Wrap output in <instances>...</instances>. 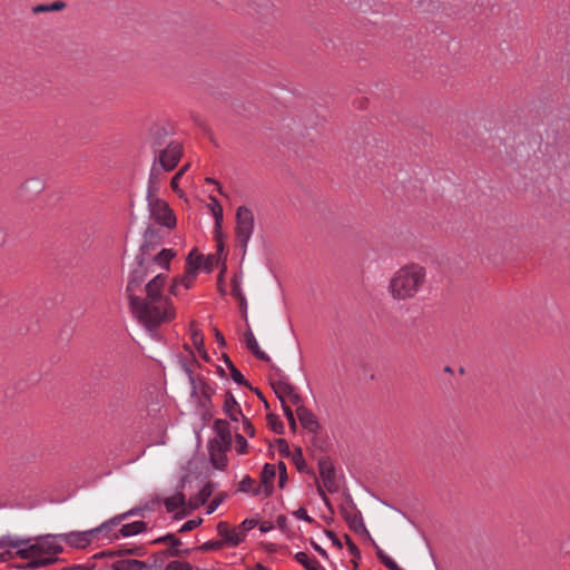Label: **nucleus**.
<instances>
[{
  "mask_svg": "<svg viewBox=\"0 0 570 570\" xmlns=\"http://www.w3.org/2000/svg\"><path fill=\"white\" fill-rule=\"evenodd\" d=\"M161 502V499L159 497H156L154 498L153 500H150L148 503H146L144 507H141L144 509V511H153L154 510V507L155 504H159Z\"/></svg>",
  "mask_w": 570,
  "mask_h": 570,
  "instance_id": "nucleus-63",
  "label": "nucleus"
},
{
  "mask_svg": "<svg viewBox=\"0 0 570 570\" xmlns=\"http://www.w3.org/2000/svg\"><path fill=\"white\" fill-rule=\"evenodd\" d=\"M242 422L244 432L247 433L249 436H254L255 428L250 423V421L246 416L242 415Z\"/></svg>",
  "mask_w": 570,
  "mask_h": 570,
  "instance_id": "nucleus-55",
  "label": "nucleus"
},
{
  "mask_svg": "<svg viewBox=\"0 0 570 570\" xmlns=\"http://www.w3.org/2000/svg\"><path fill=\"white\" fill-rule=\"evenodd\" d=\"M276 445L282 456L288 458L291 455L289 445L285 439H277Z\"/></svg>",
  "mask_w": 570,
  "mask_h": 570,
  "instance_id": "nucleus-45",
  "label": "nucleus"
},
{
  "mask_svg": "<svg viewBox=\"0 0 570 570\" xmlns=\"http://www.w3.org/2000/svg\"><path fill=\"white\" fill-rule=\"evenodd\" d=\"M225 546V543L222 541V540H212V541H207L205 543H203L202 546H199L197 549L199 551H218L220 549H223Z\"/></svg>",
  "mask_w": 570,
  "mask_h": 570,
  "instance_id": "nucleus-37",
  "label": "nucleus"
},
{
  "mask_svg": "<svg viewBox=\"0 0 570 570\" xmlns=\"http://www.w3.org/2000/svg\"><path fill=\"white\" fill-rule=\"evenodd\" d=\"M318 469L322 480L335 476V468L328 456L318 459Z\"/></svg>",
  "mask_w": 570,
  "mask_h": 570,
  "instance_id": "nucleus-27",
  "label": "nucleus"
},
{
  "mask_svg": "<svg viewBox=\"0 0 570 570\" xmlns=\"http://www.w3.org/2000/svg\"><path fill=\"white\" fill-rule=\"evenodd\" d=\"M323 482L328 492L333 493L337 491L338 487L336 484L335 476L325 479Z\"/></svg>",
  "mask_w": 570,
  "mask_h": 570,
  "instance_id": "nucleus-57",
  "label": "nucleus"
},
{
  "mask_svg": "<svg viewBox=\"0 0 570 570\" xmlns=\"http://www.w3.org/2000/svg\"><path fill=\"white\" fill-rule=\"evenodd\" d=\"M344 539H345L346 546L348 548V551L351 553H355L356 559H361V551L357 548V546L352 541L351 537L348 534H345Z\"/></svg>",
  "mask_w": 570,
  "mask_h": 570,
  "instance_id": "nucleus-48",
  "label": "nucleus"
},
{
  "mask_svg": "<svg viewBox=\"0 0 570 570\" xmlns=\"http://www.w3.org/2000/svg\"><path fill=\"white\" fill-rule=\"evenodd\" d=\"M293 515H294L295 518L301 519V520H304V521H306V522H308V523H313V522H314V519H313V518H311V517L307 514V512H306V510H305L304 508H299V509H297L296 511H294V512H293Z\"/></svg>",
  "mask_w": 570,
  "mask_h": 570,
  "instance_id": "nucleus-54",
  "label": "nucleus"
},
{
  "mask_svg": "<svg viewBox=\"0 0 570 570\" xmlns=\"http://www.w3.org/2000/svg\"><path fill=\"white\" fill-rule=\"evenodd\" d=\"M292 459H293V462L296 465V469H297L298 472L313 474V471H311L307 468V464H306V461H305V459L303 456V452H302L301 448H296L295 449V451H294V453L292 455Z\"/></svg>",
  "mask_w": 570,
  "mask_h": 570,
  "instance_id": "nucleus-32",
  "label": "nucleus"
},
{
  "mask_svg": "<svg viewBox=\"0 0 570 570\" xmlns=\"http://www.w3.org/2000/svg\"><path fill=\"white\" fill-rule=\"evenodd\" d=\"M279 401L282 403V409H283V412H284L286 419L294 417V413H293L292 409L289 407V405L286 403V400L284 397H279Z\"/></svg>",
  "mask_w": 570,
  "mask_h": 570,
  "instance_id": "nucleus-59",
  "label": "nucleus"
},
{
  "mask_svg": "<svg viewBox=\"0 0 570 570\" xmlns=\"http://www.w3.org/2000/svg\"><path fill=\"white\" fill-rule=\"evenodd\" d=\"M373 547L375 549V553L377 559L389 569V570H404L391 558L389 557L373 540H371Z\"/></svg>",
  "mask_w": 570,
  "mask_h": 570,
  "instance_id": "nucleus-28",
  "label": "nucleus"
},
{
  "mask_svg": "<svg viewBox=\"0 0 570 570\" xmlns=\"http://www.w3.org/2000/svg\"><path fill=\"white\" fill-rule=\"evenodd\" d=\"M147 203L149 216L155 222V224H158L168 229L176 227L177 219L174 210L164 199L155 195L153 197H147Z\"/></svg>",
  "mask_w": 570,
  "mask_h": 570,
  "instance_id": "nucleus-5",
  "label": "nucleus"
},
{
  "mask_svg": "<svg viewBox=\"0 0 570 570\" xmlns=\"http://www.w3.org/2000/svg\"><path fill=\"white\" fill-rule=\"evenodd\" d=\"M325 534L327 535V538L331 539L333 546H335L338 549L343 548L341 540L337 538V535L332 530H325Z\"/></svg>",
  "mask_w": 570,
  "mask_h": 570,
  "instance_id": "nucleus-58",
  "label": "nucleus"
},
{
  "mask_svg": "<svg viewBox=\"0 0 570 570\" xmlns=\"http://www.w3.org/2000/svg\"><path fill=\"white\" fill-rule=\"evenodd\" d=\"M59 534H43L32 538H14L3 535L0 538V549L16 548L17 557L27 560L14 564L19 570H36L59 561L57 557L63 551Z\"/></svg>",
  "mask_w": 570,
  "mask_h": 570,
  "instance_id": "nucleus-2",
  "label": "nucleus"
},
{
  "mask_svg": "<svg viewBox=\"0 0 570 570\" xmlns=\"http://www.w3.org/2000/svg\"><path fill=\"white\" fill-rule=\"evenodd\" d=\"M232 295L238 301L243 317L247 320V301L236 277L232 279Z\"/></svg>",
  "mask_w": 570,
  "mask_h": 570,
  "instance_id": "nucleus-24",
  "label": "nucleus"
},
{
  "mask_svg": "<svg viewBox=\"0 0 570 570\" xmlns=\"http://www.w3.org/2000/svg\"><path fill=\"white\" fill-rule=\"evenodd\" d=\"M229 450L230 449H225V446L216 441L208 442L209 461L215 469L225 470L227 466L226 452Z\"/></svg>",
  "mask_w": 570,
  "mask_h": 570,
  "instance_id": "nucleus-10",
  "label": "nucleus"
},
{
  "mask_svg": "<svg viewBox=\"0 0 570 570\" xmlns=\"http://www.w3.org/2000/svg\"><path fill=\"white\" fill-rule=\"evenodd\" d=\"M23 188L38 193L42 190L43 184L38 178H31L24 183Z\"/></svg>",
  "mask_w": 570,
  "mask_h": 570,
  "instance_id": "nucleus-44",
  "label": "nucleus"
},
{
  "mask_svg": "<svg viewBox=\"0 0 570 570\" xmlns=\"http://www.w3.org/2000/svg\"><path fill=\"white\" fill-rule=\"evenodd\" d=\"M226 497V493H219L217 497H215L214 500L207 507V513H213L223 503Z\"/></svg>",
  "mask_w": 570,
  "mask_h": 570,
  "instance_id": "nucleus-46",
  "label": "nucleus"
},
{
  "mask_svg": "<svg viewBox=\"0 0 570 570\" xmlns=\"http://www.w3.org/2000/svg\"><path fill=\"white\" fill-rule=\"evenodd\" d=\"M60 541L71 548L85 549L94 540L92 531H71L69 533H59Z\"/></svg>",
  "mask_w": 570,
  "mask_h": 570,
  "instance_id": "nucleus-9",
  "label": "nucleus"
},
{
  "mask_svg": "<svg viewBox=\"0 0 570 570\" xmlns=\"http://www.w3.org/2000/svg\"><path fill=\"white\" fill-rule=\"evenodd\" d=\"M214 393V387L205 380H200V397L198 402L203 409H208L212 405V396Z\"/></svg>",
  "mask_w": 570,
  "mask_h": 570,
  "instance_id": "nucleus-26",
  "label": "nucleus"
},
{
  "mask_svg": "<svg viewBox=\"0 0 570 570\" xmlns=\"http://www.w3.org/2000/svg\"><path fill=\"white\" fill-rule=\"evenodd\" d=\"M202 522H203L202 518H195V519L188 520L181 525V528L179 529V532L191 531V530L196 529L197 527H199L202 524Z\"/></svg>",
  "mask_w": 570,
  "mask_h": 570,
  "instance_id": "nucleus-42",
  "label": "nucleus"
},
{
  "mask_svg": "<svg viewBox=\"0 0 570 570\" xmlns=\"http://www.w3.org/2000/svg\"><path fill=\"white\" fill-rule=\"evenodd\" d=\"M112 554H121V556H144L142 548H130L124 550H117L112 552Z\"/></svg>",
  "mask_w": 570,
  "mask_h": 570,
  "instance_id": "nucleus-49",
  "label": "nucleus"
},
{
  "mask_svg": "<svg viewBox=\"0 0 570 570\" xmlns=\"http://www.w3.org/2000/svg\"><path fill=\"white\" fill-rule=\"evenodd\" d=\"M425 268L419 264L401 267L390 281L389 289L394 299L413 298L425 283Z\"/></svg>",
  "mask_w": 570,
  "mask_h": 570,
  "instance_id": "nucleus-3",
  "label": "nucleus"
},
{
  "mask_svg": "<svg viewBox=\"0 0 570 570\" xmlns=\"http://www.w3.org/2000/svg\"><path fill=\"white\" fill-rule=\"evenodd\" d=\"M191 341H193V344L195 345V347L197 350H203V346H204V335H203L200 330H198V328H193L191 330Z\"/></svg>",
  "mask_w": 570,
  "mask_h": 570,
  "instance_id": "nucleus-39",
  "label": "nucleus"
},
{
  "mask_svg": "<svg viewBox=\"0 0 570 570\" xmlns=\"http://www.w3.org/2000/svg\"><path fill=\"white\" fill-rule=\"evenodd\" d=\"M217 533L223 538L222 541L225 546L236 547L243 541L240 533H237L235 529H230L228 523L225 521H220L217 524Z\"/></svg>",
  "mask_w": 570,
  "mask_h": 570,
  "instance_id": "nucleus-15",
  "label": "nucleus"
},
{
  "mask_svg": "<svg viewBox=\"0 0 570 570\" xmlns=\"http://www.w3.org/2000/svg\"><path fill=\"white\" fill-rule=\"evenodd\" d=\"M179 286H180V283H179V281L177 279V277H175V278L173 279V283H171L170 287H169V293H170L171 295H174V296H177V295H178V288H179Z\"/></svg>",
  "mask_w": 570,
  "mask_h": 570,
  "instance_id": "nucleus-64",
  "label": "nucleus"
},
{
  "mask_svg": "<svg viewBox=\"0 0 570 570\" xmlns=\"http://www.w3.org/2000/svg\"><path fill=\"white\" fill-rule=\"evenodd\" d=\"M236 451L238 454H245L247 452L248 443L247 440L239 433L235 435Z\"/></svg>",
  "mask_w": 570,
  "mask_h": 570,
  "instance_id": "nucleus-40",
  "label": "nucleus"
},
{
  "mask_svg": "<svg viewBox=\"0 0 570 570\" xmlns=\"http://www.w3.org/2000/svg\"><path fill=\"white\" fill-rule=\"evenodd\" d=\"M245 343H246V347L249 350V352L255 356L257 357L258 360L263 361V362H271V357L261 350L253 332L250 331V328H248L245 333Z\"/></svg>",
  "mask_w": 570,
  "mask_h": 570,
  "instance_id": "nucleus-19",
  "label": "nucleus"
},
{
  "mask_svg": "<svg viewBox=\"0 0 570 570\" xmlns=\"http://www.w3.org/2000/svg\"><path fill=\"white\" fill-rule=\"evenodd\" d=\"M153 543H155V544L168 543V544H170V547H178V546L181 544V540L178 537H176L175 534L168 533L166 535H163V537H159V538L155 539L153 541Z\"/></svg>",
  "mask_w": 570,
  "mask_h": 570,
  "instance_id": "nucleus-35",
  "label": "nucleus"
},
{
  "mask_svg": "<svg viewBox=\"0 0 570 570\" xmlns=\"http://www.w3.org/2000/svg\"><path fill=\"white\" fill-rule=\"evenodd\" d=\"M189 552L188 549L186 550H179L177 547H170L168 550H164L160 552L161 557L170 556V557H184Z\"/></svg>",
  "mask_w": 570,
  "mask_h": 570,
  "instance_id": "nucleus-47",
  "label": "nucleus"
},
{
  "mask_svg": "<svg viewBox=\"0 0 570 570\" xmlns=\"http://www.w3.org/2000/svg\"><path fill=\"white\" fill-rule=\"evenodd\" d=\"M275 374L278 376L277 381H272V387L274 389L277 397H286L288 393L293 392V385L287 381V377L283 374L282 370L275 365L271 366Z\"/></svg>",
  "mask_w": 570,
  "mask_h": 570,
  "instance_id": "nucleus-14",
  "label": "nucleus"
},
{
  "mask_svg": "<svg viewBox=\"0 0 570 570\" xmlns=\"http://www.w3.org/2000/svg\"><path fill=\"white\" fill-rule=\"evenodd\" d=\"M341 514L352 531L365 534L370 540H372L371 534L363 522L362 514L353 502H351V505L348 507L342 505Z\"/></svg>",
  "mask_w": 570,
  "mask_h": 570,
  "instance_id": "nucleus-8",
  "label": "nucleus"
},
{
  "mask_svg": "<svg viewBox=\"0 0 570 570\" xmlns=\"http://www.w3.org/2000/svg\"><path fill=\"white\" fill-rule=\"evenodd\" d=\"M165 570H193V567L188 562H181V561H170Z\"/></svg>",
  "mask_w": 570,
  "mask_h": 570,
  "instance_id": "nucleus-41",
  "label": "nucleus"
},
{
  "mask_svg": "<svg viewBox=\"0 0 570 570\" xmlns=\"http://www.w3.org/2000/svg\"><path fill=\"white\" fill-rule=\"evenodd\" d=\"M267 420H268V425L271 426V429L277 433V434H283L284 433V424L283 422L278 419L277 415L275 414H268L267 415Z\"/></svg>",
  "mask_w": 570,
  "mask_h": 570,
  "instance_id": "nucleus-36",
  "label": "nucleus"
},
{
  "mask_svg": "<svg viewBox=\"0 0 570 570\" xmlns=\"http://www.w3.org/2000/svg\"><path fill=\"white\" fill-rule=\"evenodd\" d=\"M147 530V523L144 521H135L131 523L124 524L120 530L119 534L121 537H131L139 534Z\"/></svg>",
  "mask_w": 570,
  "mask_h": 570,
  "instance_id": "nucleus-25",
  "label": "nucleus"
},
{
  "mask_svg": "<svg viewBox=\"0 0 570 570\" xmlns=\"http://www.w3.org/2000/svg\"><path fill=\"white\" fill-rule=\"evenodd\" d=\"M317 492H318L320 497L322 498V500L324 501L325 505L328 508V510L331 512H333V508L331 505V502H330L327 495L325 494L324 490L322 489V487L320 484L317 485Z\"/></svg>",
  "mask_w": 570,
  "mask_h": 570,
  "instance_id": "nucleus-61",
  "label": "nucleus"
},
{
  "mask_svg": "<svg viewBox=\"0 0 570 570\" xmlns=\"http://www.w3.org/2000/svg\"><path fill=\"white\" fill-rule=\"evenodd\" d=\"M181 156L183 145L178 141H170L155 155L154 160L164 171H171L178 165Z\"/></svg>",
  "mask_w": 570,
  "mask_h": 570,
  "instance_id": "nucleus-6",
  "label": "nucleus"
},
{
  "mask_svg": "<svg viewBox=\"0 0 570 570\" xmlns=\"http://www.w3.org/2000/svg\"><path fill=\"white\" fill-rule=\"evenodd\" d=\"M198 271L199 266L189 262V267H186L185 274L177 276V279L179 281L180 285H183L186 289H189L197 277Z\"/></svg>",
  "mask_w": 570,
  "mask_h": 570,
  "instance_id": "nucleus-22",
  "label": "nucleus"
},
{
  "mask_svg": "<svg viewBox=\"0 0 570 570\" xmlns=\"http://www.w3.org/2000/svg\"><path fill=\"white\" fill-rule=\"evenodd\" d=\"M147 563L137 559H121L111 564L112 570H145Z\"/></svg>",
  "mask_w": 570,
  "mask_h": 570,
  "instance_id": "nucleus-21",
  "label": "nucleus"
},
{
  "mask_svg": "<svg viewBox=\"0 0 570 570\" xmlns=\"http://www.w3.org/2000/svg\"><path fill=\"white\" fill-rule=\"evenodd\" d=\"M161 168L159 167V164L153 161L150 174L148 178V187H147V196L146 197H153L158 194L159 190V181L161 177Z\"/></svg>",
  "mask_w": 570,
  "mask_h": 570,
  "instance_id": "nucleus-20",
  "label": "nucleus"
},
{
  "mask_svg": "<svg viewBox=\"0 0 570 570\" xmlns=\"http://www.w3.org/2000/svg\"><path fill=\"white\" fill-rule=\"evenodd\" d=\"M214 431L216 432L217 438L212 439L210 441H216L217 443L225 446V449L232 448V433L229 423L226 420L217 419L214 422Z\"/></svg>",
  "mask_w": 570,
  "mask_h": 570,
  "instance_id": "nucleus-11",
  "label": "nucleus"
},
{
  "mask_svg": "<svg viewBox=\"0 0 570 570\" xmlns=\"http://www.w3.org/2000/svg\"><path fill=\"white\" fill-rule=\"evenodd\" d=\"M228 370L230 372L232 380L239 385H245L248 389H252V385L248 383V381L244 377L242 372L234 365L232 361H228Z\"/></svg>",
  "mask_w": 570,
  "mask_h": 570,
  "instance_id": "nucleus-34",
  "label": "nucleus"
},
{
  "mask_svg": "<svg viewBox=\"0 0 570 570\" xmlns=\"http://www.w3.org/2000/svg\"><path fill=\"white\" fill-rule=\"evenodd\" d=\"M118 515H119V518H121V522H122L124 520H126L127 518L132 517V515H141L142 517L144 509L141 507H136V508H132L129 511L118 514Z\"/></svg>",
  "mask_w": 570,
  "mask_h": 570,
  "instance_id": "nucleus-51",
  "label": "nucleus"
},
{
  "mask_svg": "<svg viewBox=\"0 0 570 570\" xmlns=\"http://www.w3.org/2000/svg\"><path fill=\"white\" fill-rule=\"evenodd\" d=\"M181 177V173H176L175 176L171 178L170 186L175 193H180V189L178 187V181Z\"/></svg>",
  "mask_w": 570,
  "mask_h": 570,
  "instance_id": "nucleus-62",
  "label": "nucleus"
},
{
  "mask_svg": "<svg viewBox=\"0 0 570 570\" xmlns=\"http://www.w3.org/2000/svg\"><path fill=\"white\" fill-rule=\"evenodd\" d=\"M236 242L242 250L243 257L246 254L248 242L254 232V214L246 206H239L236 210Z\"/></svg>",
  "mask_w": 570,
  "mask_h": 570,
  "instance_id": "nucleus-4",
  "label": "nucleus"
},
{
  "mask_svg": "<svg viewBox=\"0 0 570 570\" xmlns=\"http://www.w3.org/2000/svg\"><path fill=\"white\" fill-rule=\"evenodd\" d=\"M121 523V518H119V515H115L114 518L109 519L108 521L101 523L99 527L95 528V529H91L90 531H92V535L94 538L98 534V533H107L109 532L114 527L118 525Z\"/></svg>",
  "mask_w": 570,
  "mask_h": 570,
  "instance_id": "nucleus-33",
  "label": "nucleus"
},
{
  "mask_svg": "<svg viewBox=\"0 0 570 570\" xmlns=\"http://www.w3.org/2000/svg\"><path fill=\"white\" fill-rule=\"evenodd\" d=\"M218 264V259L214 255H209L204 262V269L207 273H212L215 265Z\"/></svg>",
  "mask_w": 570,
  "mask_h": 570,
  "instance_id": "nucleus-53",
  "label": "nucleus"
},
{
  "mask_svg": "<svg viewBox=\"0 0 570 570\" xmlns=\"http://www.w3.org/2000/svg\"><path fill=\"white\" fill-rule=\"evenodd\" d=\"M295 560L302 564L306 570H318L320 564L315 559L308 557L307 553L299 551L295 554Z\"/></svg>",
  "mask_w": 570,
  "mask_h": 570,
  "instance_id": "nucleus-31",
  "label": "nucleus"
},
{
  "mask_svg": "<svg viewBox=\"0 0 570 570\" xmlns=\"http://www.w3.org/2000/svg\"><path fill=\"white\" fill-rule=\"evenodd\" d=\"M224 412L234 422L238 421V415H243L242 409L230 391L225 394Z\"/></svg>",
  "mask_w": 570,
  "mask_h": 570,
  "instance_id": "nucleus-18",
  "label": "nucleus"
},
{
  "mask_svg": "<svg viewBox=\"0 0 570 570\" xmlns=\"http://www.w3.org/2000/svg\"><path fill=\"white\" fill-rule=\"evenodd\" d=\"M254 480L249 475H245L244 479L239 482L238 491L244 493H252L254 497H258L263 494L262 487L253 488Z\"/></svg>",
  "mask_w": 570,
  "mask_h": 570,
  "instance_id": "nucleus-30",
  "label": "nucleus"
},
{
  "mask_svg": "<svg viewBox=\"0 0 570 570\" xmlns=\"http://www.w3.org/2000/svg\"><path fill=\"white\" fill-rule=\"evenodd\" d=\"M203 261L204 256L202 254H197L196 249H193L187 256L186 267H189V262H191L194 265L196 264L200 268Z\"/></svg>",
  "mask_w": 570,
  "mask_h": 570,
  "instance_id": "nucleus-43",
  "label": "nucleus"
},
{
  "mask_svg": "<svg viewBox=\"0 0 570 570\" xmlns=\"http://www.w3.org/2000/svg\"><path fill=\"white\" fill-rule=\"evenodd\" d=\"M164 232L149 224L142 233V242L128 274L126 295L129 308L134 316L148 331H154L165 322L174 318V306L169 297L163 294L167 275L157 273L148 283V275L154 274L155 266L169 271L170 262L176 256V250L163 248Z\"/></svg>",
  "mask_w": 570,
  "mask_h": 570,
  "instance_id": "nucleus-1",
  "label": "nucleus"
},
{
  "mask_svg": "<svg viewBox=\"0 0 570 570\" xmlns=\"http://www.w3.org/2000/svg\"><path fill=\"white\" fill-rule=\"evenodd\" d=\"M185 487V478H183L180 485L177 488V493L173 497L161 500L166 507L167 512H174L178 508L186 505V497L180 491Z\"/></svg>",
  "mask_w": 570,
  "mask_h": 570,
  "instance_id": "nucleus-17",
  "label": "nucleus"
},
{
  "mask_svg": "<svg viewBox=\"0 0 570 570\" xmlns=\"http://www.w3.org/2000/svg\"><path fill=\"white\" fill-rule=\"evenodd\" d=\"M276 476V466L271 463H265L261 473V485L264 498H268L273 494L274 484L273 481Z\"/></svg>",
  "mask_w": 570,
  "mask_h": 570,
  "instance_id": "nucleus-12",
  "label": "nucleus"
},
{
  "mask_svg": "<svg viewBox=\"0 0 570 570\" xmlns=\"http://www.w3.org/2000/svg\"><path fill=\"white\" fill-rule=\"evenodd\" d=\"M296 415L302 426L311 433L317 434L321 425L316 416L305 406L296 409Z\"/></svg>",
  "mask_w": 570,
  "mask_h": 570,
  "instance_id": "nucleus-13",
  "label": "nucleus"
},
{
  "mask_svg": "<svg viewBox=\"0 0 570 570\" xmlns=\"http://www.w3.org/2000/svg\"><path fill=\"white\" fill-rule=\"evenodd\" d=\"M67 7V3L65 1H55L52 3H41L38 6H35L32 8V12L35 14L38 13H45V12H51V11H61Z\"/></svg>",
  "mask_w": 570,
  "mask_h": 570,
  "instance_id": "nucleus-29",
  "label": "nucleus"
},
{
  "mask_svg": "<svg viewBox=\"0 0 570 570\" xmlns=\"http://www.w3.org/2000/svg\"><path fill=\"white\" fill-rule=\"evenodd\" d=\"M171 130L167 125L153 124L148 130L147 144L156 155L165 148L171 140L169 139Z\"/></svg>",
  "mask_w": 570,
  "mask_h": 570,
  "instance_id": "nucleus-7",
  "label": "nucleus"
},
{
  "mask_svg": "<svg viewBox=\"0 0 570 570\" xmlns=\"http://www.w3.org/2000/svg\"><path fill=\"white\" fill-rule=\"evenodd\" d=\"M180 365L186 375L188 376L189 383H195V375L188 362L186 360H183L180 361Z\"/></svg>",
  "mask_w": 570,
  "mask_h": 570,
  "instance_id": "nucleus-56",
  "label": "nucleus"
},
{
  "mask_svg": "<svg viewBox=\"0 0 570 570\" xmlns=\"http://www.w3.org/2000/svg\"><path fill=\"white\" fill-rule=\"evenodd\" d=\"M256 524H257V521H256V520H254V519H246V520H244V521L240 523V525H239V528H240V530H242V534H240V535L244 538L245 532H246V531H248V530H250V529H253V528H255V527H256Z\"/></svg>",
  "mask_w": 570,
  "mask_h": 570,
  "instance_id": "nucleus-52",
  "label": "nucleus"
},
{
  "mask_svg": "<svg viewBox=\"0 0 570 570\" xmlns=\"http://www.w3.org/2000/svg\"><path fill=\"white\" fill-rule=\"evenodd\" d=\"M313 445H314L316 449L321 450L322 452H326V451L328 450V443H327V441H326L324 438L318 436V435H315V436L313 438Z\"/></svg>",
  "mask_w": 570,
  "mask_h": 570,
  "instance_id": "nucleus-50",
  "label": "nucleus"
},
{
  "mask_svg": "<svg viewBox=\"0 0 570 570\" xmlns=\"http://www.w3.org/2000/svg\"><path fill=\"white\" fill-rule=\"evenodd\" d=\"M210 210L213 213L214 219H215V230L218 236L222 235V225H223V208L215 197H210Z\"/></svg>",
  "mask_w": 570,
  "mask_h": 570,
  "instance_id": "nucleus-23",
  "label": "nucleus"
},
{
  "mask_svg": "<svg viewBox=\"0 0 570 570\" xmlns=\"http://www.w3.org/2000/svg\"><path fill=\"white\" fill-rule=\"evenodd\" d=\"M214 491L215 484L213 482H207L196 495L189 498V508L191 510H195L198 509L200 505H204L212 497Z\"/></svg>",
  "mask_w": 570,
  "mask_h": 570,
  "instance_id": "nucleus-16",
  "label": "nucleus"
},
{
  "mask_svg": "<svg viewBox=\"0 0 570 570\" xmlns=\"http://www.w3.org/2000/svg\"><path fill=\"white\" fill-rule=\"evenodd\" d=\"M277 469H278V487L281 489H283V488H285L286 482L288 480L286 464L283 461H279L277 463Z\"/></svg>",
  "mask_w": 570,
  "mask_h": 570,
  "instance_id": "nucleus-38",
  "label": "nucleus"
},
{
  "mask_svg": "<svg viewBox=\"0 0 570 570\" xmlns=\"http://www.w3.org/2000/svg\"><path fill=\"white\" fill-rule=\"evenodd\" d=\"M287 396L291 399L292 403L294 405H296L297 407L298 406H303L301 403H302V397L299 394H297L295 392V387H293V392L292 393H288Z\"/></svg>",
  "mask_w": 570,
  "mask_h": 570,
  "instance_id": "nucleus-60",
  "label": "nucleus"
}]
</instances>
